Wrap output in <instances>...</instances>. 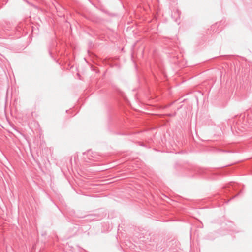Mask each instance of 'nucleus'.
<instances>
[{
    "label": "nucleus",
    "instance_id": "obj_1",
    "mask_svg": "<svg viewBox=\"0 0 252 252\" xmlns=\"http://www.w3.org/2000/svg\"><path fill=\"white\" fill-rule=\"evenodd\" d=\"M199 173L201 174H208V170L207 169H201L199 170Z\"/></svg>",
    "mask_w": 252,
    "mask_h": 252
}]
</instances>
